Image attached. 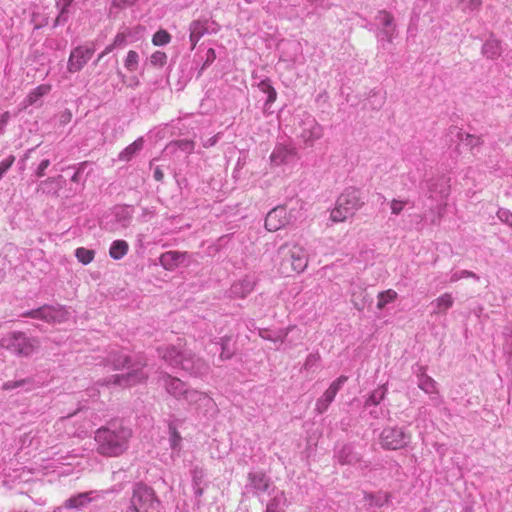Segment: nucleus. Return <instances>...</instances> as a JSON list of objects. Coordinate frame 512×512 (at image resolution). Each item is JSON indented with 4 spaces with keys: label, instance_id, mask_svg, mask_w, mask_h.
Segmentation results:
<instances>
[{
    "label": "nucleus",
    "instance_id": "10",
    "mask_svg": "<svg viewBox=\"0 0 512 512\" xmlns=\"http://www.w3.org/2000/svg\"><path fill=\"white\" fill-rule=\"evenodd\" d=\"M297 159V151L291 144H277L270 155V163L280 167L292 164Z\"/></svg>",
    "mask_w": 512,
    "mask_h": 512
},
{
    "label": "nucleus",
    "instance_id": "8",
    "mask_svg": "<svg viewBox=\"0 0 512 512\" xmlns=\"http://www.w3.org/2000/svg\"><path fill=\"white\" fill-rule=\"evenodd\" d=\"M192 408L208 414L215 410L216 404L214 400L207 394L198 390L190 389L184 399Z\"/></svg>",
    "mask_w": 512,
    "mask_h": 512
},
{
    "label": "nucleus",
    "instance_id": "33",
    "mask_svg": "<svg viewBox=\"0 0 512 512\" xmlns=\"http://www.w3.org/2000/svg\"><path fill=\"white\" fill-rule=\"evenodd\" d=\"M182 437L179 432L170 427L169 444L172 450L179 451L181 449Z\"/></svg>",
    "mask_w": 512,
    "mask_h": 512
},
{
    "label": "nucleus",
    "instance_id": "25",
    "mask_svg": "<svg viewBox=\"0 0 512 512\" xmlns=\"http://www.w3.org/2000/svg\"><path fill=\"white\" fill-rule=\"evenodd\" d=\"M143 148V139L138 138L129 146H127L120 154L119 160L129 161L137 152Z\"/></svg>",
    "mask_w": 512,
    "mask_h": 512
},
{
    "label": "nucleus",
    "instance_id": "1",
    "mask_svg": "<svg viewBox=\"0 0 512 512\" xmlns=\"http://www.w3.org/2000/svg\"><path fill=\"white\" fill-rule=\"evenodd\" d=\"M158 354L168 366L180 368L195 376L203 375L208 370L205 361L185 350L181 341L177 345L159 347Z\"/></svg>",
    "mask_w": 512,
    "mask_h": 512
},
{
    "label": "nucleus",
    "instance_id": "43",
    "mask_svg": "<svg viewBox=\"0 0 512 512\" xmlns=\"http://www.w3.org/2000/svg\"><path fill=\"white\" fill-rule=\"evenodd\" d=\"M23 383H24L23 380L22 381H8L3 384L2 389L3 390H12V389L22 386Z\"/></svg>",
    "mask_w": 512,
    "mask_h": 512
},
{
    "label": "nucleus",
    "instance_id": "2",
    "mask_svg": "<svg viewBox=\"0 0 512 512\" xmlns=\"http://www.w3.org/2000/svg\"><path fill=\"white\" fill-rule=\"evenodd\" d=\"M132 432L121 425L101 427L95 433L97 451L104 456L117 457L128 448Z\"/></svg>",
    "mask_w": 512,
    "mask_h": 512
},
{
    "label": "nucleus",
    "instance_id": "23",
    "mask_svg": "<svg viewBox=\"0 0 512 512\" xmlns=\"http://www.w3.org/2000/svg\"><path fill=\"white\" fill-rule=\"evenodd\" d=\"M287 499L283 491H276L272 500L267 504L266 512H283Z\"/></svg>",
    "mask_w": 512,
    "mask_h": 512
},
{
    "label": "nucleus",
    "instance_id": "35",
    "mask_svg": "<svg viewBox=\"0 0 512 512\" xmlns=\"http://www.w3.org/2000/svg\"><path fill=\"white\" fill-rule=\"evenodd\" d=\"M167 62V55L162 51H156L150 56V63L153 66L163 67Z\"/></svg>",
    "mask_w": 512,
    "mask_h": 512
},
{
    "label": "nucleus",
    "instance_id": "16",
    "mask_svg": "<svg viewBox=\"0 0 512 512\" xmlns=\"http://www.w3.org/2000/svg\"><path fill=\"white\" fill-rule=\"evenodd\" d=\"M256 278L253 275H245L244 277L236 280L230 288V293L233 297L245 298L255 288Z\"/></svg>",
    "mask_w": 512,
    "mask_h": 512
},
{
    "label": "nucleus",
    "instance_id": "19",
    "mask_svg": "<svg viewBox=\"0 0 512 512\" xmlns=\"http://www.w3.org/2000/svg\"><path fill=\"white\" fill-rule=\"evenodd\" d=\"M51 90V86L49 84H41L31 90L23 102L20 104L22 109H26L29 106L36 105L40 101V99L47 95Z\"/></svg>",
    "mask_w": 512,
    "mask_h": 512
},
{
    "label": "nucleus",
    "instance_id": "48",
    "mask_svg": "<svg viewBox=\"0 0 512 512\" xmlns=\"http://www.w3.org/2000/svg\"><path fill=\"white\" fill-rule=\"evenodd\" d=\"M216 142H217V136H214V137L209 138V139L204 143V146H205V147H210V146H213Z\"/></svg>",
    "mask_w": 512,
    "mask_h": 512
},
{
    "label": "nucleus",
    "instance_id": "13",
    "mask_svg": "<svg viewBox=\"0 0 512 512\" xmlns=\"http://www.w3.org/2000/svg\"><path fill=\"white\" fill-rule=\"evenodd\" d=\"M93 51L87 47L75 48L69 57L67 68L69 72L80 71L84 65L91 59Z\"/></svg>",
    "mask_w": 512,
    "mask_h": 512
},
{
    "label": "nucleus",
    "instance_id": "20",
    "mask_svg": "<svg viewBox=\"0 0 512 512\" xmlns=\"http://www.w3.org/2000/svg\"><path fill=\"white\" fill-rule=\"evenodd\" d=\"M305 127L301 133L302 138L305 141H315L322 137V127L315 121L314 118L308 117L304 122Z\"/></svg>",
    "mask_w": 512,
    "mask_h": 512
},
{
    "label": "nucleus",
    "instance_id": "17",
    "mask_svg": "<svg viewBox=\"0 0 512 512\" xmlns=\"http://www.w3.org/2000/svg\"><path fill=\"white\" fill-rule=\"evenodd\" d=\"M352 215V204L349 195H341L332 209L330 217L333 222H341Z\"/></svg>",
    "mask_w": 512,
    "mask_h": 512
},
{
    "label": "nucleus",
    "instance_id": "38",
    "mask_svg": "<svg viewBox=\"0 0 512 512\" xmlns=\"http://www.w3.org/2000/svg\"><path fill=\"white\" fill-rule=\"evenodd\" d=\"M348 380V377L346 376H341L339 377L338 379H336L335 381H333L331 383V385L329 386L328 389H333L334 391V395L336 396V394L338 393V391L342 388L343 384Z\"/></svg>",
    "mask_w": 512,
    "mask_h": 512
},
{
    "label": "nucleus",
    "instance_id": "14",
    "mask_svg": "<svg viewBox=\"0 0 512 512\" xmlns=\"http://www.w3.org/2000/svg\"><path fill=\"white\" fill-rule=\"evenodd\" d=\"M190 255L187 252L167 251L160 256V264L166 270H174L181 265H186Z\"/></svg>",
    "mask_w": 512,
    "mask_h": 512
},
{
    "label": "nucleus",
    "instance_id": "27",
    "mask_svg": "<svg viewBox=\"0 0 512 512\" xmlns=\"http://www.w3.org/2000/svg\"><path fill=\"white\" fill-rule=\"evenodd\" d=\"M74 0H56V7L59 10V14L55 20V25L63 24L68 19V8Z\"/></svg>",
    "mask_w": 512,
    "mask_h": 512
},
{
    "label": "nucleus",
    "instance_id": "40",
    "mask_svg": "<svg viewBox=\"0 0 512 512\" xmlns=\"http://www.w3.org/2000/svg\"><path fill=\"white\" fill-rule=\"evenodd\" d=\"M50 161L48 159H44L39 164L38 168L36 169V175L38 177H43L45 174V170L49 167Z\"/></svg>",
    "mask_w": 512,
    "mask_h": 512
},
{
    "label": "nucleus",
    "instance_id": "7",
    "mask_svg": "<svg viewBox=\"0 0 512 512\" xmlns=\"http://www.w3.org/2000/svg\"><path fill=\"white\" fill-rule=\"evenodd\" d=\"M28 317L41 319L48 323H63L70 318V312L63 306H42L25 314Z\"/></svg>",
    "mask_w": 512,
    "mask_h": 512
},
{
    "label": "nucleus",
    "instance_id": "41",
    "mask_svg": "<svg viewBox=\"0 0 512 512\" xmlns=\"http://www.w3.org/2000/svg\"><path fill=\"white\" fill-rule=\"evenodd\" d=\"M319 361V355L318 354H310L307 356L304 367L305 368H311Z\"/></svg>",
    "mask_w": 512,
    "mask_h": 512
},
{
    "label": "nucleus",
    "instance_id": "50",
    "mask_svg": "<svg viewBox=\"0 0 512 512\" xmlns=\"http://www.w3.org/2000/svg\"><path fill=\"white\" fill-rule=\"evenodd\" d=\"M126 512H148V510H135V508H128Z\"/></svg>",
    "mask_w": 512,
    "mask_h": 512
},
{
    "label": "nucleus",
    "instance_id": "5",
    "mask_svg": "<svg viewBox=\"0 0 512 512\" xmlns=\"http://www.w3.org/2000/svg\"><path fill=\"white\" fill-rule=\"evenodd\" d=\"M1 346L16 355L29 356L31 355L36 346L35 339L28 338L23 333H10L2 338Z\"/></svg>",
    "mask_w": 512,
    "mask_h": 512
},
{
    "label": "nucleus",
    "instance_id": "30",
    "mask_svg": "<svg viewBox=\"0 0 512 512\" xmlns=\"http://www.w3.org/2000/svg\"><path fill=\"white\" fill-rule=\"evenodd\" d=\"M289 330L290 329L287 328V329L279 330L277 332L264 331V332H261L260 335L265 340L283 343L286 336L288 335Z\"/></svg>",
    "mask_w": 512,
    "mask_h": 512
},
{
    "label": "nucleus",
    "instance_id": "11",
    "mask_svg": "<svg viewBox=\"0 0 512 512\" xmlns=\"http://www.w3.org/2000/svg\"><path fill=\"white\" fill-rule=\"evenodd\" d=\"M219 30V26L209 20H195L189 26L190 31V42L191 49L193 50L199 40L208 33H216Z\"/></svg>",
    "mask_w": 512,
    "mask_h": 512
},
{
    "label": "nucleus",
    "instance_id": "29",
    "mask_svg": "<svg viewBox=\"0 0 512 512\" xmlns=\"http://www.w3.org/2000/svg\"><path fill=\"white\" fill-rule=\"evenodd\" d=\"M75 256L79 262L84 265L91 263L95 257L94 250L87 249L84 247H79L75 251Z\"/></svg>",
    "mask_w": 512,
    "mask_h": 512
},
{
    "label": "nucleus",
    "instance_id": "34",
    "mask_svg": "<svg viewBox=\"0 0 512 512\" xmlns=\"http://www.w3.org/2000/svg\"><path fill=\"white\" fill-rule=\"evenodd\" d=\"M127 34L125 32H120L116 35L114 42L112 45H109L105 48V50L101 53L100 58L104 55L110 53L114 47L121 46L126 42Z\"/></svg>",
    "mask_w": 512,
    "mask_h": 512
},
{
    "label": "nucleus",
    "instance_id": "32",
    "mask_svg": "<svg viewBox=\"0 0 512 512\" xmlns=\"http://www.w3.org/2000/svg\"><path fill=\"white\" fill-rule=\"evenodd\" d=\"M171 41V36L166 30L157 31L152 38V43L155 46H164Z\"/></svg>",
    "mask_w": 512,
    "mask_h": 512
},
{
    "label": "nucleus",
    "instance_id": "46",
    "mask_svg": "<svg viewBox=\"0 0 512 512\" xmlns=\"http://www.w3.org/2000/svg\"><path fill=\"white\" fill-rule=\"evenodd\" d=\"M206 56H207V59H206L205 64L211 63L212 61H214V59L216 57L215 50L212 48L208 49Z\"/></svg>",
    "mask_w": 512,
    "mask_h": 512
},
{
    "label": "nucleus",
    "instance_id": "45",
    "mask_svg": "<svg viewBox=\"0 0 512 512\" xmlns=\"http://www.w3.org/2000/svg\"><path fill=\"white\" fill-rule=\"evenodd\" d=\"M118 210H119V212L124 217V221L122 223V226L125 227L127 225V223L129 222L130 218H131V214H130V212H129V210L127 208H119Z\"/></svg>",
    "mask_w": 512,
    "mask_h": 512
},
{
    "label": "nucleus",
    "instance_id": "51",
    "mask_svg": "<svg viewBox=\"0 0 512 512\" xmlns=\"http://www.w3.org/2000/svg\"><path fill=\"white\" fill-rule=\"evenodd\" d=\"M201 492H202V491H201V489H200V488H197L196 493H197V494H201Z\"/></svg>",
    "mask_w": 512,
    "mask_h": 512
},
{
    "label": "nucleus",
    "instance_id": "28",
    "mask_svg": "<svg viewBox=\"0 0 512 512\" xmlns=\"http://www.w3.org/2000/svg\"><path fill=\"white\" fill-rule=\"evenodd\" d=\"M259 90L267 95V103L271 104L275 102L277 98V92L271 85V81L268 78L262 79L257 84Z\"/></svg>",
    "mask_w": 512,
    "mask_h": 512
},
{
    "label": "nucleus",
    "instance_id": "26",
    "mask_svg": "<svg viewBox=\"0 0 512 512\" xmlns=\"http://www.w3.org/2000/svg\"><path fill=\"white\" fill-rule=\"evenodd\" d=\"M334 398L335 395L333 389H327L324 392V394L317 400L315 410L319 414L324 413L328 409L329 405L332 403Z\"/></svg>",
    "mask_w": 512,
    "mask_h": 512
},
{
    "label": "nucleus",
    "instance_id": "21",
    "mask_svg": "<svg viewBox=\"0 0 512 512\" xmlns=\"http://www.w3.org/2000/svg\"><path fill=\"white\" fill-rule=\"evenodd\" d=\"M249 483L256 490L257 494L268 491L270 486L268 477L262 472H251L249 474Z\"/></svg>",
    "mask_w": 512,
    "mask_h": 512
},
{
    "label": "nucleus",
    "instance_id": "31",
    "mask_svg": "<svg viewBox=\"0 0 512 512\" xmlns=\"http://www.w3.org/2000/svg\"><path fill=\"white\" fill-rule=\"evenodd\" d=\"M138 62H139V55H138V53L133 51V50H130L127 53V56L125 58L124 66H125V68L128 71L134 72L138 68Z\"/></svg>",
    "mask_w": 512,
    "mask_h": 512
},
{
    "label": "nucleus",
    "instance_id": "44",
    "mask_svg": "<svg viewBox=\"0 0 512 512\" xmlns=\"http://www.w3.org/2000/svg\"><path fill=\"white\" fill-rule=\"evenodd\" d=\"M10 120V113L4 112L0 115V133L3 132L5 126L7 125L8 121Z\"/></svg>",
    "mask_w": 512,
    "mask_h": 512
},
{
    "label": "nucleus",
    "instance_id": "36",
    "mask_svg": "<svg viewBox=\"0 0 512 512\" xmlns=\"http://www.w3.org/2000/svg\"><path fill=\"white\" fill-rule=\"evenodd\" d=\"M193 482L196 486H199L204 479V471L202 468L195 467L191 471Z\"/></svg>",
    "mask_w": 512,
    "mask_h": 512
},
{
    "label": "nucleus",
    "instance_id": "15",
    "mask_svg": "<svg viewBox=\"0 0 512 512\" xmlns=\"http://www.w3.org/2000/svg\"><path fill=\"white\" fill-rule=\"evenodd\" d=\"M289 225L286 218L285 207H275L266 216L265 227L268 231L275 232Z\"/></svg>",
    "mask_w": 512,
    "mask_h": 512
},
{
    "label": "nucleus",
    "instance_id": "42",
    "mask_svg": "<svg viewBox=\"0 0 512 512\" xmlns=\"http://www.w3.org/2000/svg\"><path fill=\"white\" fill-rule=\"evenodd\" d=\"M349 453H350V448L343 449L341 452H339V454H338L339 461L343 464H349L350 463Z\"/></svg>",
    "mask_w": 512,
    "mask_h": 512
},
{
    "label": "nucleus",
    "instance_id": "49",
    "mask_svg": "<svg viewBox=\"0 0 512 512\" xmlns=\"http://www.w3.org/2000/svg\"><path fill=\"white\" fill-rule=\"evenodd\" d=\"M154 177H155L156 180L160 181L163 178V173L157 168L154 171Z\"/></svg>",
    "mask_w": 512,
    "mask_h": 512
},
{
    "label": "nucleus",
    "instance_id": "9",
    "mask_svg": "<svg viewBox=\"0 0 512 512\" xmlns=\"http://www.w3.org/2000/svg\"><path fill=\"white\" fill-rule=\"evenodd\" d=\"M158 383L169 395L176 399H185L187 392L190 390L185 382L166 373L159 376Z\"/></svg>",
    "mask_w": 512,
    "mask_h": 512
},
{
    "label": "nucleus",
    "instance_id": "47",
    "mask_svg": "<svg viewBox=\"0 0 512 512\" xmlns=\"http://www.w3.org/2000/svg\"><path fill=\"white\" fill-rule=\"evenodd\" d=\"M28 474L29 471L23 469L16 478L19 479L20 482H26L29 481V478L27 477Z\"/></svg>",
    "mask_w": 512,
    "mask_h": 512
},
{
    "label": "nucleus",
    "instance_id": "22",
    "mask_svg": "<svg viewBox=\"0 0 512 512\" xmlns=\"http://www.w3.org/2000/svg\"><path fill=\"white\" fill-rule=\"evenodd\" d=\"M284 207L289 224L294 223L303 216L304 203L299 199L292 201Z\"/></svg>",
    "mask_w": 512,
    "mask_h": 512
},
{
    "label": "nucleus",
    "instance_id": "24",
    "mask_svg": "<svg viewBox=\"0 0 512 512\" xmlns=\"http://www.w3.org/2000/svg\"><path fill=\"white\" fill-rule=\"evenodd\" d=\"M129 250V245L124 240H115L111 243L109 248V255L114 260L122 259Z\"/></svg>",
    "mask_w": 512,
    "mask_h": 512
},
{
    "label": "nucleus",
    "instance_id": "4",
    "mask_svg": "<svg viewBox=\"0 0 512 512\" xmlns=\"http://www.w3.org/2000/svg\"><path fill=\"white\" fill-rule=\"evenodd\" d=\"M282 259V266L286 263L291 265V270L302 273L308 266V256L305 249L298 244H284L278 249ZM285 269V267H283Z\"/></svg>",
    "mask_w": 512,
    "mask_h": 512
},
{
    "label": "nucleus",
    "instance_id": "39",
    "mask_svg": "<svg viewBox=\"0 0 512 512\" xmlns=\"http://www.w3.org/2000/svg\"><path fill=\"white\" fill-rule=\"evenodd\" d=\"M229 341V339H222V342H221V354H220V357L222 359H229L232 355H233V351L229 350L227 348V342Z\"/></svg>",
    "mask_w": 512,
    "mask_h": 512
},
{
    "label": "nucleus",
    "instance_id": "37",
    "mask_svg": "<svg viewBox=\"0 0 512 512\" xmlns=\"http://www.w3.org/2000/svg\"><path fill=\"white\" fill-rule=\"evenodd\" d=\"M14 160H15L14 156H9L0 162V179L8 171V169L12 166V164L14 163Z\"/></svg>",
    "mask_w": 512,
    "mask_h": 512
},
{
    "label": "nucleus",
    "instance_id": "3",
    "mask_svg": "<svg viewBox=\"0 0 512 512\" xmlns=\"http://www.w3.org/2000/svg\"><path fill=\"white\" fill-rule=\"evenodd\" d=\"M116 370L127 368L128 372L123 375L113 376V383L122 387H131L143 383L148 378V374L144 371L145 364L134 363L126 355H120L113 361Z\"/></svg>",
    "mask_w": 512,
    "mask_h": 512
},
{
    "label": "nucleus",
    "instance_id": "6",
    "mask_svg": "<svg viewBox=\"0 0 512 512\" xmlns=\"http://www.w3.org/2000/svg\"><path fill=\"white\" fill-rule=\"evenodd\" d=\"M158 501L155 497L154 491L145 485L138 484L135 486L131 498V505L129 508L135 510H148V512H155L158 507Z\"/></svg>",
    "mask_w": 512,
    "mask_h": 512
},
{
    "label": "nucleus",
    "instance_id": "12",
    "mask_svg": "<svg viewBox=\"0 0 512 512\" xmlns=\"http://www.w3.org/2000/svg\"><path fill=\"white\" fill-rule=\"evenodd\" d=\"M101 497L102 492L100 491H88L79 493L67 499L64 504V507H58L54 510V512H62L64 508H72L79 510L86 507L92 501H95Z\"/></svg>",
    "mask_w": 512,
    "mask_h": 512
},
{
    "label": "nucleus",
    "instance_id": "18",
    "mask_svg": "<svg viewBox=\"0 0 512 512\" xmlns=\"http://www.w3.org/2000/svg\"><path fill=\"white\" fill-rule=\"evenodd\" d=\"M47 454V457L43 456L38 459V461L41 463L36 462V467L33 468L34 472L45 474L50 470L55 471L57 468H59L60 464H63L62 456L55 458V456L58 455V452H51Z\"/></svg>",
    "mask_w": 512,
    "mask_h": 512
}]
</instances>
